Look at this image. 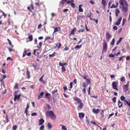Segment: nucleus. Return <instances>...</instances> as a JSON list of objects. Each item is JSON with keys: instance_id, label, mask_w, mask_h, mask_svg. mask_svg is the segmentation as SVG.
I'll return each instance as SVG.
<instances>
[{"instance_id": "obj_1", "label": "nucleus", "mask_w": 130, "mask_h": 130, "mask_svg": "<svg viewBox=\"0 0 130 130\" xmlns=\"http://www.w3.org/2000/svg\"><path fill=\"white\" fill-rule=\"evenodd\" d=\"M120 4V7L122 8V11L124 12H127L128 10V4L126 0H120L119 1Z\"/></svg>"}, {"instance_id": "obj_2", "label": "nucleus", "mask_w": 130, "mask_h": 130, "mask_svg": "<svg viewBox=\"0 0 130 130\" xmlns=\"http://www.w3.org/2000/svg\"><path fill=\"white\" fill-rule=\"evenodd\" d=\"M107 43L105 41L103 43V50L102 52H106L107 51Z\"/></svg>"}, {"instance_id": "obj_3", "label": "nucleus", "mask_w": 130, "mask_h": 130, "mask_svg": "<svg viewBox=\"0 0 130 130\" xmlns=\"http://www.w3.org/2000/svg\"><path fill=\"white\" fill-rule=\"evenodd\" d=\"M49 116L52 119H55L56 116L54 115L52 111H50V115Z\"/></svg>"}, {"instance_id": "obj_4", "label": "nucleus", "mask_w": 130, "mask_h": 130, "mask_svg": "<svg viewBox=\"0 0 130 130\" xmlns=\"http://www.w3.org/2000/svg\"><path fill=\"white\" fill-rule=\"evenodd\" d=\"M106 39L107 42H108L111 37V36L109 33H107L106 35Z\"/></svg>"}, {"instance_id": "obj_5", "label": "nucleus", "mask_w": 130, "mask_h": 130, "mask_svg": "<svg viewBox=\"0 0 130 130\" xmlns=\"http://www.w3.org/2000/svg\"><path fill=\"white\" fill-rule=\"evenodd\" d=\"M117 84L115 82H112V85L113 89L117 90H118V89L117 88Z\"/></svg>"}, {"instance_id": "obj_6", "label": "nucleus", "mask_w": 130, "mask_h": 130, "mask_svg": "<svg viewBox=\"0 0 130 130\" xmlns=\"http://www.w3.org/2000/svg\"><path fill=\"white\" fill-rule=\"evenodd\" d=\"M60 27H59L57 28H55L54 29V31L52 34V35H54V33L60 30Z\"/></svg>"}, {"instance_id": "obj_7", "label": "nucleus", "mask_w": 130, "mask_h": 130, "mask_svg": "<svg viewBox=\"0 0 130 130\" xmlns=\"http://www.w3.org/2000/svg\"><path fill=\"white\" fill-rule=\"evenodd\" d=\"M20 94H19L18 95H15L14 96V100L15 101H16V99H17L18 100H19L20 99Z\"/></svg>"}, {"instance_id": "obj_8", "label": "nucleus", "mask_w": 130, "mask_h": 130, "mask_svg": "<svg viewBox=\"0 0 130 130\" xmlns=\"http://www.w3.org/2000/svg\"><path fill=\"white\" fill-rule=\"evenodd\" d=\"M44 122V120L43 119H41L39 120V125H41Z\"/></svg>"}, {"instance_id": "obj_9", "label": "nucleus", "mask_w": 130, "mask_h": 130, "mask_svg": "<svg viewBox=\"0 0 130 130\" xmlns=\"http://www.w3.org/2000/svg\"><path fill=\"white\" fill-rule=\"evenodd\" d=\"M122 19V18H120L118 19V21L115 24L117 26H119L120 24V22L121 21Z\"/></svg>"}, {"instance_id": "obj_10", "label": "nucleus", "mask_w": 130, "mask_h": 130, "mask_svg": "<svg viewBox=\"0 0 130 130\" xmlns=\"http://www.w3.org/2000/svg\"><path fill=\"white\" fill-rule=\"evenodd\" d=\"M93 112L95 114H97L100 112V110L99 109H92Z\"/></svg>"}, {"instance_id": "obj_11", "label": "nucleus", "mask_w": 130, "mask_h": 130, "mask_svg": "<svg viewBox=\"0 0 130 130\" xmlns=\"http://www.w3.org/2000/svg\"><path fill=\"white\" fill-rule=\"evenodd\" d=\"M128 86L127 85H124L123 86V88L125 92H126L127 90Z\"/></svg>"}, {"instance_id": "obj_12", "label": "nucleus", "mask_w": 130, "mask_h": 130, "mask_svg": "<svg viewBox=\"0 0 130 130\" xmlns=\"http://www.w3.org/2000/svg\"><path fill=\"white\" fill-rule=\"evenodd\" d=\"M82 6V5H80L78 6V11L80 12H82L83 11V9L81 8Z\"/></svg>"}, {"instance_id": "obj_13", "label": "nucleus", "mask_w": 130, "mask_h": 130, "mask_svg": "<svg viewBox=\"0 0 130 130\" xmlns=\"http://www.w3.org/2000/svg\"><path fill=\"white\" fill-rule=\"evenodd\" d=\"M118 107L119 108H120L122 106L123 103L122 102H120L119 100L118 101Z\"/></svg>"}, {"instance_id": "obj_14", "label": "nucleus", "mask_w": 130, "mask_h": 130, "mask_svg": "<svg viewBox=\"0 0 130 130\" xmlns=\"http://www.w3.org/2000/svg\"><path fill=\"white\" fill-rule=\"evenodd\" d=\"M84 115L82 113H79V117L80 118H82L84 117Z\"/></svg>"}, {"instance_id": "obj_15", "label": "nucleus", "mask_w": 130, "mask_h": 130, "mask_svg": "<svg viewBox=\"0 0 130 130\" xmlns=\"http://www.w3.org/2000/svg\"><path fill=\"white\" fill-rule=\"evenodd\" d=\"M44 76V75H43V76H42L39 79V80L40 82H42V83H43L45 84V81L43 80V77Z\"/></svg>"}, {"instance_id": "obj_16", "label": "nucleus", "mask_w": 130, "mask_h": 130, "mask_svg": "<svg viewBox=\"0 0 130 130\" xmlns=\"http://www.w3.org/2000/svg\"><path fill=\"white\" fill-rule=\"evenodd\" d=\"M29 108V106L28 104L27 105L26 107V108L25 110V112L26 113V115H27V112H28V109Z\"/></svg>"}, {"instance_id": "obj_17", "label": "nucleus", "mask_w": 130, "mask_h": 130, "mask_svg": "<svg viewBox=\"0 0 130 130\" xmlns=\"http://www.w3.org/2000/svg\"><path fill=\"white\" fill-rule=\"evenodd\" d=\"M120 12V10L118 9H117L115 11V13L116 17H117L118 16V14Z\"/></svg>"}, {"instance_id": "obj_18", "label": "nucleus", "mask_w": 130, "mask_h": 130, "mask_svg": "<svg viewBox=\"0 0 130 130\" xmlns=\"http://www.w3.org/2000/svg\"><path fill=\"white\" fill-rule=\"evenodd\" d=\"M83 104L82 103L80 102L79 105L78 106V109L79 108L80 109H82L83 106Z\"/></svg>"}, {"instance_id": "obj_19", "label": "nucleus", "mask_w": 130, "mask_h": 130, "mask_svg": "<svg viewBox=\"0 0 130 130\" xmlns=\"http://www.w3.org/2000/svg\"><path fill=\"white\" fill-rule=\"evenodd\" d=\"M60 126L62 127L61 129L63 130H67V128L65 126L60 124Z\"/></svg>"}, {"instance_id": "obj_20", "label": "nucleus", "mask_w": 130, "mask_h": 130, "mask_svg": "<svg viewBox=\"0 0 130 130\" xmlns=\"http://www.w3.org/2000/svg\"><path fill=\"white\" fill-rule=\"evenodd\" d=\"M125 97L123 96H121L120 97V99L121 100L123 101H124L125 102V100H125Z\"/></svg>"}, {"instance_id": "obj_21", "label": "nucleus", "mask_w": 130, "mask_h": 130, "mask_svg": "<svg viewBox=\"0 0 130 130\" xmlns=\"http://www.w3.org/2000/svg\"><path fill=\"white\" fill-rule=\"evenodd\" d=\"M102 4L104 7L106 6V0H102Z\"/></svg>"}, {"instance_id": "obj_22", "label": "nucleus", "mask_w": 130, "mask_h": 130, "mask_svg": "<svg viewBox=\"0 0 130 130\" xmlns=\"http://www.w3.org/2000/svg\"><path fill=\"white\" fill-rule=\"evenodd\" d=\"M124 104L125 105H128L130 107V102L129 103L127 100H125Z\"/></svg>"}, {"instance_id": "obj_23", "label": "nucleus", "mask_w": 130, "mask_h": 130, "mask_svg": "<svg viewBox=\"0 0 130 130\" xmlns=\"http://www.w3.org/2000/svg\"><path fill=\"white\" fill-rule=\"evenodd\" d=\"M122 38H120V39H119V40L116 43V45H118L119 44L120 42L121 41L122 39H123Z\"/></svg>"}, {"instance_id": "obj_24", "label": "nucleus", "mask_w": 130, "mask_h": 130, "mask_svg": "<svg viewBox=\"0 0 130 130\" xmlns=\"http://www.w3.org/2000/svg\"><path fill=\"white\" fill-rule=\"evenodd\" d=\"M28 38L29 39L30 41H31L32 40L33 37L31 35H29Z\"/></svg>"}, {"instance_id": "obj_25", "label": "nucleus", "mask_w": 130, "mask_h": 130, "mask_svg": "<svg viewBox=\"0 0 130 130\" xmlns=\"http://www.w3.org/2000/svg\"><path fill=\"white\" fill-rule=\"evenodd\" d=\"M74 100L77 101L78 103H80L81 101V100L77 98H75L74 99Z\"/></svg>"}, {"instance_id": "obj_26", "label": "nucleus", "mask_w": 130, "mask_h": 130, "mask_svg": "<svg viewBox=\"0 0 130 130\" xmlns=\"http://www.w3.org/2000/svg\"><path fill=\"white\" fill-rule=\"evenodd\" d=\"M50 95V94L48 93H46L45 95V98L48 99H50V97L48 96Z\"/></svg>"}, {"instance_id": "obj_27", "label": "nucleus", "mask_w": 130, "mask_h": 130, "mask_svg": "<svg viewBox=\"0 0 130 130\" xmlns=\"http://www.w3.org/2000/svg\"><path fill=\"white\" fill-rule=\"evenodd\" d=\"M82 45V44L80 45H77L75 47V49L78 48L79 49L81 47Z\"/></svg>"}, {"instance_id": "obj_28", "label": "nucleus", "mask_w": 130, "mask_h": 130, "mask_svg": "<svg viewBox=\"0 0 130 130\" xmlns=\"http://www.w3.org/2000/svg\"><path fill=\"white\" fill-rule=\"evenodd\" d=\"M115 42V39H113L112 40V41L110 43V44L112 45H113L114 44Z\"/></svg>"}, {"instance_id": "obj_29", "label": "nucleus", "mask_w": 130, "mask_h": 130, "mask_svg": "<svg viewBox=\"0 0 130 130\" xmlns=\"http://www.w3.org/2000/svg\"><path fill=\"white\" fill-rule=\"evenodd\" d=\"M26 51H24L23 53L22 57H24L27 54Z\"/></svg>"}, {"instance_id": "obj_30", "label": "nucleus", "mask_w": 130, "mask_h": 130, "mask_svg": "<svg viewBox=\"0 0 130 130\" xmlns=\"http://www.w3.org/2000/svg\"><path fill=\"white\" fill-rule=\"evenodd\" d=\"M47 126L48 128L49 129H50L52 127V125L49 122L48 123Z\"/></svg>"}, {"instance_id": "obj_31", "label": "nucleus", "mask_w": 130, "mask_h": 130, "mask_svg": "<svg viewBox=\"0 0 130 130\" xmlns=\"http://www.w3.org/2000/svg\"><path fill=\"white\" fill-rule=\"evenodd\" d=\"M86 82L87 85L89 84H90L91 83L90 81L88 79H86Z\"/></svg>"}, {"instance_id": "obj_32", "label": "nucleus", "mask_w": 130, "mask_h": 130, "mask_svg": "<svg viewBox=\"0 0 130 130\" xmlns=\"http://www.w3.org/2000/svg\"><path fill=\"white\" fill-rule=\"evenodd\" d=\"M62 72H64L66 71L65 67L63 66H62Z\"/></svg>"}, {"instance_id": "obj_33", "label": "nucleus", "mask_w": 130, "mask_h": 130, "mask_svg": "<svg viewBox=\"0 0 130 130\" xmlns=\"http://www.w3.org/2000/svg\"><path fill=\"white\" fill-rule=\"evenodd\" d=\"M56 53L55 52H54V53L52 54H49V57H54L55 56Z\"/></svg>"}, {"instance_id": "obj_34", "label": "nucleus", "mask_w": 130, "mask_h": 130, "mask_svg": "<svg viewBox=\"0 0 130 130\" xmlns=\"http://www.w3.org/2000/svg\"><path fill=\"white\" fill-rule=\"evenodd\" d=\"M121 80L122 82H124L125 80V78L124 76L122 77L121 78Z\"/></svg>"}, {"instance_id": "obj_35", "label": "nucleus", "mask_w": 130, "mask_h": 130, "mask_svg": "<svg viewBox=\"0 0 130 130\" xmlns=\"http://www.w3.org/2000/svg\"><path fill=\"white\" fill-rule=\"evenodd\" d=\"M44 128V125H43L41 126L39 130H43Z\"/></svg>"}, {"instance_id": "obj_36", "label": "nucleus", "mask_w": 130, "mask_h": 130, "mask_svg": "<svg viewBox=\"0 0 130 130\" xmlns=\"http://www.w3.org/2000/svg\"><path fill=\"white\" fill-rule=\"evenodd\" d=\"M116 97H114L113 98V99H112V100L113 102L114 103H115L116 102Z\"/></svg>"}, {"instance_id": "obj_37", "label": "nucleus", "mask_w": 130, "mask_h": 130, "mask_svg": "<svg viewBox=\"0 0 130 130\" xmlns=\"http://www.w3.org/2000/svg\"><path fill=\"white\" fill-rule=\"evenodd\" d=\"M17 126L16 125H13V127H12L13 130H15L17 129Z\"/></svg>"}, {"instance_id": "obj_38", "label": "nucleus", "mask_w": 130, "mask_h": 130, "mask_svg": "<svg viewBox=\"0 0 130 130\" xmlns=\"http://www.w3.org/2000/svg\"><path fill=\"white\" fill-rule=\"evenodd\" d=\"M71 6L72 7H73V8H74L75 7V4L73 3H71Z\"/></svg>"}, {"instance_id": "obj_39", "label": "nucleus", "mask_w": 130, "mask_h": 130, "mask_svg": "<svg viewBox=\"0 0 130 130\" xmlns=\"http://www.w3.org/2000/svg\"><path fill=\"white\" fill-rule=\"evenodd\" d=\"M67 64V63H64L62 64V63L61 62H59V65L60 66H64V65L66 64Z\"/></svg>"}, {"instance_id": "obj_40", "label": "nucleus", "mask_w": 130, "mask_h": 130, "mask_svg": "<svg viewBox=\"0 0 130 130\" xmlns=\"http://www.w3.org/2000/svg\"><path fill=\"white\" fill-rule=\"evenodd\" d=\"M110 8H117V7L114 4H113L110 7Z\"/></svg>"}, {"instance_id": "obj_41", "label": "nucleus", "mask_w": 130, "mask_h": 130, "mask_svg": "<svg viewBox=\"0 0 130 130\" xmlns=\"http://www.w3.org/2000/svg\"><path fill=\"white\" fill-rule=\"evenodd\" d=\"M37 115V113L36 112H33L31 114V115L32 116H36Z\"/></svg>"}, {"instance_id": "obj_42", "label": "nucleus", "mask_w": 130, "mask_h": 130, "mask_svg": "<svg viewBox=\"0 0 130 130\" xmlns=\"http://www.w3.org/2000/svg\"><path fill=\"white\" fill-rule=\"evenodd\" d=\"M46 115L47 116H49L50 115V111L49 112L48 111H47L46 112Z\"/></svg>"}, {"instance_id": "obj_43", "label": "nucleus", "mask_w": 130, "mask_h": 130, "mask_svg": "<svg viewBox=\"0 0 130 130\" xmlns=\"http://www.w3.org/2000/svg\"><path fill=\"white\" fill-rule=\"evenodd\" d=\"M109 57L112 58L114 57V56L113 54H111L109 55Z\"/></svg>"}, {"instance_id": "obj_44", "label": "nucleus", "mask_w": 130, "mask_h": 130, "mask_svg": "<svg viewBox=\"0 0 130 130\" xmlns=\"http://www.w3.org/2000/svg\"><path fill=\"white\" fill-rule=\"evenodd\" d=\"M1 11L2 12L3 15L5 17H6L7 16V14L5 13L2 10H1Z\"/></svg>"}, {"instance_id": "obj_45", "label": "nucleus", "mask_w": 130, "mask_h": 130, "mask_svg": "<svg viewBox=\"0 0 130 130\" xmlns=\"http://www.w3.org/2000/svg\"><path fill=\"white\" fill-rule=\"evenodd\" d=\"M86 83H83V87H84V88H85L86 87Z\"/></svg>"}, {"instance_id": "obj_46", "label": "nucleus", "mask_w": 130, "mask_h": 130, "mask_svg": "<svg viewBox=\"0 0 130 130\" xmlns=\"http://www.w3.org/2000/svg\"><path fill=\"white\" fill-rule=\"evenodd\" d=\"M126 60H130V56H127L126 58Z\"/></svg>"}, {"instance_id": "obj_47", "label": "nucleus", "mask_w": 130, "mask_h": 130, "mask_svg": "<svg viewBox=\"0 0 130 130\" xmlns=\"http://www.w3.org/2000/svg\"><path fill=\"white\" fill-rule=\"evenodd\" d=\"M70 88H72L73 86V83H70Z\"/></svg>"}, {"instance_id": "obj_48", "label": "nucleus", "mask_w": 130, "mask_h": 130, "mask_svg": "<svg viewBox=\"0 0 130 130\" xmlns=\"http://www.w3.org/2000/svg\"><path fill=\"white\" fill-rule=\"evenodd\" d=\"M27 75H29V74H30V72L28 70V68H27Z\"/></svg>"}, {"instance_id": "obj_49", "label": "nucleus", "mask_w": 130, "mask_h": 130, "mask_svg": "<svg viewBox=\"0 0 130 130\" xmlns=\"http://www.w3.org/2000/svg\"><path fill=\"white\" fill-rule=\"evenodd\" d=\"M92 19L95 21L96 24H97L98 23V20H96L95 19Z\"/></svg>"}, {"instance_id": "obj_50", "label": "nucleus", "mask_w": 130, "mask_h": 130, "mask_svg": "<svg viewBox=\"0 0 130 130\" xmlns=\"http://www.w3.org/2000/svg\"><path fill=\"white\" fill-rule=\"evenodd\" d=\"M113 29H115V30H117L118 29V28L117 26H115L113 27Z\"/></svg>"}, {"instance_id": "obj_51", "label": "nucleus", "mask_w": 130, "mask_h": 130, "mask_svg": "<svg viewBox=\"0 0 130 130\" xmlns=\"http://www.w3.org/2000/svg\"><path fill=\"white\" fill-rule=\"evenodd\" d=\"M111 3V1H110L108 3V8H109L110 6V5Z\"/></svg>"}, {"instance_id": "obj_52", "label": "nucleus", "mask_w": 130, "mask_h": 130, "mask_svg": "<svg viewBox=\"0 0 130 130\" xmlns=\"http://www.w3.org/2000/svg\"><path fill=\"white\" fill-rule=\"evenodd\" d=\"M114 115V113H112L111 114H110L109 115V117L108 118H109L110 117H111L113 115Z\"/></svg>"}, {"instance_id": "obj_53", "label": "nucleus", "mask_w": 130, "mask_h": 130, "mask_svg": "<svg viewBox=\"0 0 130 130\" xmlns=\"http://www.w3.org/2000/svg\"><path fill=\"white\" fill-rule=\"evenodd\" d=\"M43 92H41V93H40L39 95H40V96H43Z\"/></svg>"}, {"instance_id": "obj_54", "label": "nucleus", "mask_w": 130, "mask_h": 130, "mask_svg": "<svg viewBox=\"0 0 130 130\" xmlns=\"http://www.w3.org/2000/svg\"><path fill=\"white\" fill-rule=\"evenodd\" d=\"M90 3L92 4V5H93L94 4V2L92 1H90Z\"/></svg>"}, {"instance_id": "obj_55", "label": "nucleus", "mask_w": 130, "mask_h": 130, "mask_svg": "<svg viewBox=\"0 0 130 130\" xmlns=\"http://www.w3.org/2000/svg\"><path fill=\"white\" fill-rule=\"evenodd\" d=\"M73 82L74 84H76V82H77V80H76V79H74L73 81Z\"/></svg>"}, {"instance_id": "obj_56", "label": "nucleus", "mask_w": 130, "mask_h": 130, "mask_svg": "<svg viewBox=\"0 0 130 130\" xmlns=\"http://www.w3.org/2000/svg\"><path fill=\"white\" fill-rule=\"evenodd\" d=\"M117 46H116V47H115L113 49H112V51H115L117 49Z\"/></svg>"}, {"instance_id": "obj_57", "label": "nucleus", "mask_w": 130, "mask_h": 130, "mask_svg": "<svg viewBox=\"0 0 130 130\" xmlns=\"http://www.w3.org/2000/svg\"><path fill=\"white\" fill-rule=\"evenodd\" d=\"M74 32L72 30L70 34H74Z\"/></svg>"}, {"instance_id": "obj_58", "label": "nucleus", "mask_w": 130, "mask_h": 130, "mask_svg": "<svg viewBox=\"0 0 130 130\" xmlns=\"http://www.w3.org/2000/svg\"><path fill=\"white\" fill-rule=\"evenodd\" d=\"M57 89L56 90H54L52 91V93L53 94H54L56 92H57Z\"/></svg>"}, {"instance_id": "obj_59", "label": "nucleus", "mask_w": 130, "mask_h": 130, "mask_svg": "<svg viewBox=\"0 0 130 130\" xmlns=\"http://www.w3.org/2000/svg\"><path fill=\"white\" fill-rule=\"evenodd\" d=\"M8 40L9 41V44L10 45L12 46L11 43V41H10L9 40V39H8Z\"/></svg>"}, {"instance_id": "obj_60", "label": "nucleus", "mask_w": 130, "mask_h": 130, "mask_svg": "<svg viewBox=\"0 0 130 130\" xmlns=\"http://www.w3.org/2000/svg\"><path fill=\"white\" fill-rule=\"evenodd\" d=\"M6 76L5 75H3V79H4L6 78Z\"/></svg>"}, {"instance_id": "obj_61", "label": "nucleus", "mask_w": 130, "mask_h": 130, "mask_svg": "<svg viewBox=\"0 0 130 130\" xmlns=\"http://www.w3.org/2000/svg\"><path fill=\"white\" fill-rule=\"evenodd\" d=\"M41 24H39L38 26V28H40L41 27Z\"/></svg>"}, {"instance_id": "obj_62", "label": "nucleus", "mask_w": 130, "mask_h": 130, "mask_svg": "<svg viewBox=\"0 0 130 130\" xmlns=\"http://www.w3.org/2000/svg\"><path fill=\"white\" fill-rule=\"evenodd\" d=\"M125 19H123V23H122V25H124V24L125 23Z\"/></svg>"}, {"instance_id": "obj_63", "label": "nucleus", "mask_w": 130, "mask_h": 130, "mask_svg": "<svg viewBox=\"0 0 130 130\" xmlns=\"http://www.w3.org/2000/svg\"><path fill=\"white\" fill-rule=\"evenodd\" d=\"M63 88L64 91H65L67 89V88L66 87H63Z\"/></svg>"}, {"instance_id": "obj_64", "label": "nucleus", "mask_w": 130, "mask_h": 130, "mask_svg": "<svg viewBox=\"0 0 130 130\" xmlns=\"http://www.w3.org/2000/svg\"><path fill=\"white\" fill-rule=\"evenodd\" d=\"M110 77L111 78H112L115 77V76L114 75H111Z\"/></svg>"}]
</instances>
